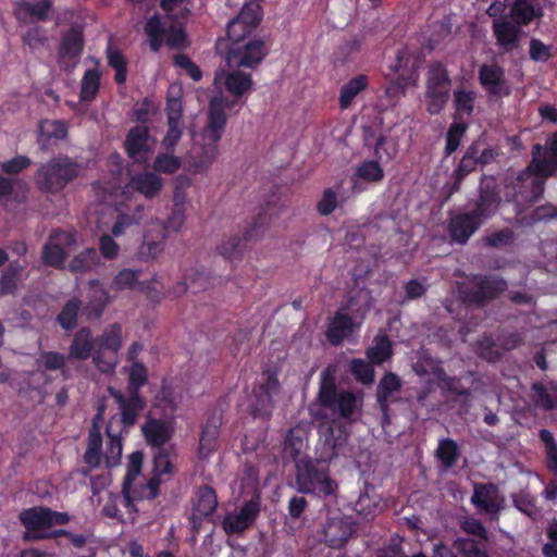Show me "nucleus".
Instances as JSON below:
<instances>
[{
	"label": "nucleus",
	"instance_id": "11",
	"mask_svg": "<svg viewBox=\"0 0 557 557\" xmlns=\"http://www.w3.org/2000/svg\"><path fill=\"white\" fill-rule=\"evenodd\" d=\"M96 349L92 360L95 366L103 373L113 371L116 367L117 352L122 346V326L112 323L102 334L95 338Z\"/></svg>",
	"mask_w": 557,
	"mask_h": 557
},
{
	"label": "nucleus",
	"instance_id": "1",
	"mask_svg": "<svg viewBox=\"0 0 557 557\" xmlns=\"http://www.w3.org/2000/svg\"><path fill=\"white\" fill-rule=\"evenodd\" d=\"M349 434L345 426L333 421L320 429L313 456L304 455L295 465V488L301 494L320 499L336 498L338 483L331 475V462L342 454Z\"/></svg>",
	"mask_w": 557,
	"mask_h": 557
},
{
	"label": "nucleus",
	"instance_id": "46",
	"mask_svg": "<svg viewBox=\"0 0 557 557\" xmlns=\"http://www.w3.org/2000/svg\"><path fill=\"white\" fill-rule=\"evenodd\" d=\"M166 30L168 29L164 27L158 14H154L147 20L145 24V33L148 36L149 48L151 51L158 52L161 49Z\"/></svg>",
	"mask_w": 557,
	"mask_h": 557
},
{
	"label": "nucleus",
	"instance_id": "49",
	"mask_svg": "<svg viewBox=\"0 0 557 557\" xmlns=\"http://www.w3.org/2000/svg\"><path fill=\"white\" fill-rule=\"evenodd\" d=\"M176 451L173 446L164 448H156L153 451V468L152 472L160 475H171L175 472V468L172 463V456H175Z\"/></svg>",
	"mask_w": 557,
	"mask_h": 557
},
{
	"label": "nucleus",
	"instance_id": "16",
	"mask_svg": "<svg viewBox=\"0 0 557 557\" xmlns=\"http://www.w3.org/2000/svg\"><path fill=\"white\" fill-rule=\"evenodd\" d=\"M108 392L117 405L123 428H133L137 423L139 414L146 409L147 399L141 394L124 393L114 387H109Z\"/></svg>",
	"mask_w": 557,
	"mask_h": 557
},
{
	"label": "nucleus",
	"instance_id": "38",
	"mask_svg": "<svg viewBox=\"0 0 557 557\" xmlns=\"http://www.w3.org/2000/svg\"><path fill=\"white\" fill-rule=\"evenodd\" d=\"M475 100L476 94L474 90L463 87L456 88L453 92L455 119L461 120L471 116L474 111Z\"/></svg>",
	"mask_w": 557,
	"mask_h": 557
},
{
	"label": "nucleus",
	"instance_id": "14",
	"mask_svg": "<svg viewBox=\"0 0 557 557\" xmlns=\"http://www.w3.org/2000/svg\"><path fill=\"white\" fill-rule=\"evenodd\" d=\"M261 511V496L256 492L250 499H246L237 512H227L221 527L227 535L243 534L257 521Z\"/></svg>",
	"mask_w": 557,
	"mask_h": 557
},
{
	"label": "nucleus",
	"instance_id": "47",
	"mask_svg": "<svg viewBox=\"0 0 557 557\" xmlns=\"http://www.w3.org/2000/svg\"><path fill=\"white\" fill-rule=\"evenodd\" d=\"M82 307V301L73 297L65 302L60 313L57 315V322L65 331H73L77 326V318Z\"/></svg>",
	"mask_w": 557,
	"mask_h": 557
},
{
	"label": "nucleus",
	"instance_id": "31",
	"mask_svg": "<svg viewBox=\"0 0 557 557\" xmlns=\"http://www.w3.org/2000/svg\"><path fill=\"white\" fill-rule=\"evenodd\" d=\"M543 11L535 8L532 0H515L509 9L508 17L519 27L529 25L534 18H541Z\"/></svg>",
	"mask_w": 557,
	"mask_h": 557
},
{
	"label": "nucleus",
	"instance_id": "6",
	"mask_svg": "<svg viewBox=\"0 0 557 557\" xmlns=\"http://www.w3.org/2000/svg\"><path fill=\"white\" fill-rule=\"evenodd\" d=\"M451 94V78L445 64L432 62L425 75V107L431 115L440 114L447 106Z\"/></svg>",
	"mask_w": 557,
	"mask_h": 557
},
{
	"label": "nucleus",
	"instance_id": "32",
	"mask_svg": "<svg viewBox=\"0 0 557 557\" xmlns=\"http://www.w3.org/2000/svg\"><path fill=\"white\" fill-rule=\"evenodd\" d=\"M403 387L400 377L394 372H386L380 380L376 387V400L380 409L387 417L389 397L399 392Z\"/></svg>",
	"mask_w": 557,
	"mask_h": 557
},
{
	"label": "nucleus",
	"instance_id": "40",
	"mask_svg": "<svg viewBox=\"0 0 557 557\" xmlns=\"http://www.w3.org/2000/svg\"><path fill=\"white\" fill-rule=\"evenodd\" d=\"M382 509L381 498L368 491L361 493L352 506V510L367 521L372 520Z\"/></svg>",
	"mask_w": 557,
	"mask_h": 557
},
{
	"label": "nucleus",
	"instance_id": "28",
	"mask_svg": "<svg viewBox=\"0 0 557 557\" xmlns=\"http://www.w3.org/2000/svg\"><path fill=\"white\" fill-rule=\"evenodd\" d=\"M96 344L89 327H81L73 337L69 348L70 360L85 361L95 355Z\"/></svg>",
	"mask_w": 557,
	"mask_h": 557
},
{
	"label": "nucleus",
	"instance_id": "56",
	"mask_svg": "<svg viewBox=\"0 0 557 557\" xmlns=\"http://www.w3.org/2000/svg\"><path fill=\"white\" fill-rule=\"evenodd\" d=\"M141 272L133 269H122L112 278L110 288L114 292L134 289Z\"/></svg>",
	"mask_w": 557,
	"mask_h": 557
},
{
	"label": "nucleus",
	"instance_id": "61",
	"mask_svg": "<svg viewBox=\"0 0 557 557\" xmlns=\"http://www.w3.org/2000/svg\"><path fill=\"white\" fill-rule=\"evenodd\" d=\"M161 476L162 475L152 472V476L147 481L145 485H140L139 488L134 485L132 502L140 499H154L159 495L160 485L162 483Z\"/></svg>",
	"mask_w": 557,
	"mask_h": 557
},
{
	"label": "nucleus",
	"instance_id": "13",
	"mask_svg": "<svg viewBox=\"0 0 557 557\" xmlns=\"http://www.w3.org/2000/svg\"><path fill=\"white\" fill-rule=\"evenodd\" d=\"M262 17L263 9L258 2H246L238 14L227 23L228 40L235 45L251 38L250 35L257 29Z\"/></svg>",
	"mask_w": 557,
	"mask_h": 557
},
{
	"label": "nucleus",
	"instance_id": "60",
	"mask_svg": "<svg viewBox=\"0 0 557 557\" xmlns=\"http://www.w3.org/2000/svg\"><path fill=\"white\" fill-rule=\"evenodd\" d=\"M174 152H162L159 153L152 163L154 173L173 174L182 166V160L180 157L173 154Z\"/></svg>",
	"mask_w": 557,
	"mask_h": 557
},
{
	"label": "nucleus",
	"instance_id": "55",
	"mask_svg": "<svg viewBox=\"0 0 557 557\" xmlns=\"http://www.w3.org/2000/svg\"><path fill=\"white\" fill-rule=\"evenodd\" d=\"M106 433L108 436L107 449L104 453L106 466L108 468H113L121 461L123 443L120 435L111 433L110 426H107Z\"/></svg>",
	"mask_w": 557,
	"mask_h": 557
},
{
	"label": "nucleus",
	"instance_id": "48",
	"mask_svg": "<svg viewBox=\"0 0 557 557\" xmlns=\"http://www.w3.org/2000/svg\"><path fill=\"white\" fill-rule=\"evenodd\" d=\"M393 356L392 342L387 335L374 338V345L367 349V357L374 364H382Z\"/></svg>",
	"mask_w": 557,
	"mask_h": 557
},
{
	"label": "nucleus",
	"instance_id": "17",
	"mask_svg": "<svg viewBox=\"0 0 557 557\" xmlns=\"http://www.w3.org/2000/svg\"><path fill=\"white\" fill-rule=\"evenodd\" d=\"M471 505L481 513L496 517L504 508L505 498L493 482L473 484Z\"/></svg>",
	"mask_w": 557,
	"mask_h": 557
},
{
	"label": "nucleus",
	"instance_id": "7",
	"mask_svg": "<svg viewBox=\"0 0 557 557\" xmlns=\"http://www.w3.org/2000/svg\"><path fill=\"white\" fill-rule=\"evenodd\" d=\"M268 222L267 207H261L256 216L251 218L250 221H246L243 226H239L236 234L218 246L219 255L230 261L240 259L246 243L259 237Z\"/></svg>",
	"mask_w": 557,
	"mask_h": 557
},
{
	"label": "nucleus",
	"instance_id": "12",
	"mask_svg": "<svg viewBox=\"0 0 557 557\" xmlns=\"http://www.w3.org/2000/svg\"><path fill=\"white\" fill-rule=\"evenodd\" d=\"M281 393V383L276 371L265 369L252 387L253 418H269L274 408V398Z\"/></svg>",
	"mask_w": 557,
	"mask_h": 557
},
{
	"label": "nucleus",
	"instance_id": "37",
	"mask_svg": "<svg viewBox=\"0 0 557 557\" xmlns=\"http://www.w3.org/2000/svg\"><path fill=\"white\" fill-rule=\"evenodd\" d=\"M369 85V78L364 74H358L350 78L346 84H344L339 91V107L342 110L348 109L354 99L363 91Z\"/></svg>",
	"mask_w": 557,
	"mask_h": 557
},
{
	"label": "nucleus",
	"instance_id": "23",
	"mask_svg": "<svg viewBox=\"0 0 557 557\" xmlns=\"http://www.w3.org/2000/svg\"><path fill=\"white\" fill-rule=\"evenodd\" d=\"M150 128L147 125L131 127L124 140V150L134 161H144L150 152Z\"/></svg>",
	"mask_w": 557,
	"mask_h": 557
},
{
	"label": "nucleus",
	"instance_id": "63",
	"mask_svg": "<svg viewBox=\"0 0 557 557\" xmlns=\"http://www.w3.org/2000/svg\"><path fill=\"white\" fill-rule=\"evenodd\" d=\"M358 407L357 396L349 391H342L337 397L335 411L343 419H349Z\"/></svg>",
	"mask_w": 557,
	"mask_h": 557
},
{
	"label": "nucleus",
	"instance_id": "53",
	"mask_svg": "<svg viewBox=\"0 0 557 557\" xmlns=\"http://www.w3.org/2000/svg\"><path fill=\"white\" fill-rule=\"evenodd\" d=\"M148 383V371L143 362L134 361L127 370L126 392L140 394L141 387Z\"/></svg>",
	"mask_w": 557,
	"mask_h": 557
},
{
	"label": "nucleus",
	"instance_id": "21",
	"mask_svg": "<svg viewBox=\"0 0 557 557\" xmlns=\"http://www.w3.org/2000/svg\"><path fill=\"white\" fill-rule=\"evenodd\" d=\"M355 531L356 524L349 518H329L324 528V542L331 548H342Z\"/></svg>",
	"mask_w": 557,
	"mask_h": 557
},
{
	"label": "nucleus",
	"instance_id": "39",
	"mask_svg": "<svg viewBox=\"0 0 557 557\" xmlns=\"http://www.w3.org/2000/svg\"><path fill=\"white\" fill-rule=\"evenodd\" d=\"M218 507L215 491L209 485L200 486L196 492V503L193 510L199 512L200 520L210 517Z\"/></svg>",
	"mask_w": 557,
	"mask_h": 557
},
{
	"label": "nucleus",
	"instance_id": "24",
	"mask_svg": "<svg viewBox=\"0 0 557 557\" xmlns=\"http://www.w3.org/2000/svg\"><path fill=\"white\" fill-rule=\"evenodd\" d=\"M221 424V418L211 416L201 425L197 451L200 460L208 459L218 450Z\"/></svg>",
	"mask_w": 557,
	"mask_h": 557
},
{
	"label": "nucleus",
	"instance_id": "58",
	"mask_svg": "<svg viewBox=\"0 0 557 557\" xmlns=\"http://www.w3.org/2000/svg\"><path fill=\"white\" fill-rule=\"evenodd\" d=\"M144 216V206L136 207L133 214L120 213L112 226V234L116 237L125 234L126 230L140 223Z\"/></svg>",
	"mask_w": 557,
	"mask_h": 557
},
{
	"label": "nucleus",
	"instance_id": "26",
	"mask_svg": "<svg viewBox=\"0 0 557 557\" xmlns=\"http://www.w3.org/2000/svg\"><path fill=\"white\" fill-rule=\"evenodd\" d=\"M308 442L309 432L305 428L296 425L287 431L283 451L293 460L294 465H297V461L302 460V453L308 448Z\"/></svg>",
	"mask_w": 557,
	"mask_h": 557
},
{
	"label": "nucleus",
	"instance_id": "51",
	"mask_svg": "<svg viewBox=\"0 0 557 557\" xmlns=\"http://www.w3.org/2000/svg\"><path fill=\"white\" fill-rule=\"evenodd\" d=\"M39 141H49L50 139L62 140L67 136V127L61 120H44L38 127Z\"/></svg>",
	"mask_w": 557,
	"mask_h": 557
},
{
	"label": "nucleus",
	"instance_id": "20",
	"mask_svg": "<svg viewBox=\"0 0 557 557\" xmlns=\"http://www.w3.org/2000/svg\"><path fill=\"white\" fill-rule=\"evenodd\" d=\"M482 225L470 211H467L451 215L447 231L453 243L465 245Z\"/></svg>",
	"mask_w": 557,
	"mask_h": 557
},
{
	"label": "nucleus",
	"instance_id": "43",
	"mask_svg": "<svg viewBox=\"0 0 557 557\" xmlns=\"http://www.w3.org/2000/svg\"><path fill=\"white\" fill-rule=\"evenodd\" d=\"M182 87L171 85L166 92L165 115L166 121H183L184 104L182 101Z\"/></svg>",
	"mask_w": 557,
	"mask_h": 557
},
{
	"label": "nucleus",
	"instance_id": "4",
	"mask_svg": "<svg viewBox=\"0 0 557 557\" xmlns=\"http://www.w3.org/2000/svg\"><path fill=\"white\" fill-rule=\"evenodd\" d=\"M82 165L67 154H59L40 163L34 174V184L44 195H59L81 174Z\"/></svg>",
	"mask_w": 557,
	"mask_h": 557
},
{
	"label": "nucleus",
	"instance_id": "35",
	"mask_svg": "<svg viewBox=\"0 0 557 557\" xmlns=\"http://www.w3.org/2000/svg\"><path fill=\"white\" fill-rule=\"evenodd\" d=\"M144 463V453L135 450L128 456L126 474L122 483V494L126 503L132 502V493L135 480L140 475Z\"/></svg>",
	"mask_w": 557,
	"mask_h": 557
},
{
	"label": "nucleus",
	"instance_id": "18",
	"mask_svg": "<svg viewBox=\"0 0 557 557\" xmlns=\"http://www.w3.org/2000/svg\"><path fill=\"white\" fill-rule=\"evenodd\" d=\"M18 520L25 528L23 540L27 542L41 541V537L37 536L46 533V529H50L48 507L45 506H33L21 510Z\"/></svg>",
	"mask_w": 557,
	"mask_h": 557
},
{
	"label": "nucleus",
	"instance_id": "42",
	"mask_svg": "<svg viewBox=\"0 0 557 557\" xmlns=\"http://www.w3.org/2000/svg\"><path fill=\"white\" fill-rule=\"evenodd\" d=\"M25 267L18 261H12L0 275V295H14L17 290V282Z\"/></svg>",
	"mask_w": 557,
	"mask_h": 557
},
{
	"label": "nucleus",
	"instance_id": "2",
	"mask_svg": "<svg viewBox=\"0 0 557 557\" xmlns=\"http://www.w3.org/2000/svg\"><path fill=\"white\" fill-rule=\"evenodd\" d=\"M244 67H228L227 71L215 73L214 82L221 81L225 90L234 97L230 100L224 95L213 96L208 106L207 123L203 128V138L208 141L210 160L218 154V144L225 133L227 124L226 111L231 110L236 99H240L253 89L252 75L243 70Z\"/></svg>",
	"mask_w": 557,
	"mask_h": 557
},
{
	"label": "nucleus",
	"instance_id": "29",
	"mask_svg": "<svg viewBox=\"0 0 557 557\" xmlns=\"http://www.w3.org/2000/svg\"><path fill=\"white\" fill-rule=\"evenodd\" d=\"M89 295L85 310L88 318L98 319L102 315L104 309L110 302V295L99 280H90L88 282Z\"/></svg>",
	"mask_w": 557,
	"mask_h": 557
},
{
	"label": "nucleus",
	"instance_id": "45",
	"mask_svg": "<svg viewBox=\"0 0 557 557\" xmlns=\"http://www.w3.org/2000/svg\"><path fill=\"white\" fill-rule=\"evenodd\" d=\"M193 285H197L198 289H206L208 285V277L205 271H200L198 269H191L190 271H185L183 281L178 282L173 286L172 294L175 297H180L184 295L188 287Z\"/></svg>",
	"mask_w": 557,
	"mask_h": 557
},
{
	"label": "nucleus",
	"instance_id": "54",
	"mask_svg": "<svg viewBox=\"0 0 557 557\" xmlns=\"http://www.w3.org/2000/svg\"><path fill=\"white\" fill-rule=\"evenodd\" d=\"M459 456V447L454 440L443 438L438 442L436 457L446 469L455 466Z\"/></svg>",
	"mask_w": 557,
	"mask_h": 557
},
{
	"label": "nucleus",
	"instance_id": "9",
	"mask_svg": "<svg viewBox=\"0 0 557 557\" xmlns=\"http://www.w3.org/2000/svg\"><path fill=\"white\" fill-rule=\"evenodd\" d=\"M502 203L500 188L494 175H482L476 195L469 201L470 212L484 224Z\"/></svg>",
	"mask_w": 557,
	"mask_h": 557
},
{
	"label": "nucleus",
	"instance_id": "27",
	"mask_svg": "<svg viewBox=\"0 0 557 557\" xmlns=\"http://www.w3.org/2000/svg\"><path fill=\"white\" fill-rule=\"evenodd\" d=\"M163 187V180L152 172H139L129 178L126 188L139 193L147 199L154 198Z\"/></svg>",
	"mask_w": 557,
	"mask_h": 557
},
{
	"label": "nucleus",
	"instance_id": "15",
	"mask_svg": "<svg viewBox=\"0 0 557 557\" xmlns=\"http://www.w3.org/2000/svg\"><path fill=\"white\" fill-rule=\"evenodd\" d=\"M84 44V34L78 27L72 26L62 35L58 49V64L62 71H74L83 53Z\"/></svg>",
	"mask_w": 557,
	"mask_h": 557
},
{
	"label": "nucleus",
	"instance_id": "30",
	"mask_svg": "<svg viewBox=\"0 0 557 557\" xmlns=\"http://www.w3.org/2000/svg\"><path fill=\"white\" fill-rule=\"evenodd\" d=\"M339 393L335 383L334 369L329 366L321 373L318 401L321 407L335 411Z\"/></svg>",
	"mask_w": 557,
	"mask_h": 557
},
{
	"label": "nucleus",
	"instance_id": "25",
	"mask_svg": "<svg viewBox=\"0 0 557 557\" xmlns=\"http://www.w3.org/2000/svg\"><path fill=\"white\" fill-rule=\"evenodd\" d=\"M493 34L496 45L505 52H511L519 48L522 29L508 18L493 22Z\"/></svg>",
	"mask_w": 557,
	"mask_h": 557
},
{
	"label": "nucleus",
	"instance_id": "10",
	"mask_svg": "<svg viewBox=\"0 0 557 557\" xmlns=\"http://www.w3.org/2000/svg\"><path fill=\"white\" fill-rule=\"evenodd\" d=\"M370 305V299H348L342 305L327 325V341L332 345L338 346L354 332L355 322L352 318L344 311H350L362 317L369 310Z\"/></svg>",
	"mask_w": 557,
	"mask_h": 557
},
{
	"label": "nucleus",
	"instance_id": "59",
	"mask_svg": "<svg viewBox=\"0 0 557 557\" xmlns=\"http://www.w3.org/2000/svg\"><path fill=\"white\" fill-rule=\"evenodd\" d=\"M539 437L545 446V463L548 471L557 472V443L553 433L547 429H541Z\"/></svg>",
	"mask_w": 557,
	"mask_h": 557
},
{
	"label": "nucleus",
	"instance_id": "8",
	"mask_svg": "<svg viewBox=\"0 0 557 557\" xmlns=\"http://www.w3.org/2000/svg\"><path fill=\"white\" fill-rule=\"evenodd\" d=\"M269 52L270 47L264 38L252 37L228 47L225 63L227 67L255 70L264 61Z\"/></svg>",
	"mask_w": 557,
	"mask_h": 557
},
{
	"label": "nucleus",
	"instance_id": "33",
	"mask_svg": "<svg viewBox=\"0 0 557 557\" xmlns=\"http://www.w3.org/2000/svg\"><path fill=\"white\" fill-rule=\"evenodd\" d=\"M51 9L52 0H39L36 3L21 0L14 3V15L21 22H24L27 16L36 21H46Z\"/></svg>",
	"mask_w": 557,
	"mask_h": 557
},
{
	"label": "nucleus",
	"instance_id": "19",
	"mask_svg": "<svg viewBox=\"0 0 557 557\" xmlns=\"http://www.w3.org/2000/svg\"><path fill=\"white\" fill-rule=\"evenodd\" d=\"M479 82L492 97H508L511 94L505 70L497 64H482L479 69Z\"/></svg>",
	"mask_w": 557,
	"mask_h": 557
},
{
	"label": "nucleus",
	"instance_id": "44",
	"mask_svg": "<svg viewBox=\"0 0 557 557\" xmlns=\"http://www.w3.org/2000/svg\"><path fill=\"white\" fill-rule=\"evenodd\" d=\"M100 263V258L95 248H86L76 255L69 263L72 273H85L91 271Z\"/></svg>",
	"mask_w": 557,
	"mask_h": 557
},
{
	"label": "nucleus",
	"instance_id": "36",
	"mask_svg": "<svg viewBox=\"0 0 557 557\" xmlns=\"http://www.w3.org/2000/svg\"><path fill=\"white\" fill-rule=\"evenodd\" d=\"M384 180V170L377 160H363L351 176L352 187L358 188L359 181L367 183H381Z\"/></svg>",
	"mask_w": 557,
	"mask_h": 557
},
{
	"label": "nucleus",
	"instance_id": "34",
	"mask_svg": "<svg viewBox=\"0 0 557 557\" xmlns=\"http://www.w3.org/2000/svg\"><path fill=\"white\" fill-rule=\"evenodd\" d=\"M531 398L534 405L544 410L557 409V383L533 382L531 385Z\"/></svg>",
	"mask_w": 557,
	"mask_h": 557
},
{
	"label": "nucleus",
	"instance_id": "5",
	"mask_svg": "<svg viewBox=\"0 0 557 557\" xmlns=\"http://www.w3.org/2000/svg\"><path fill=\"white\" fill-rule=\"evenodd\" d=\"M507 281L496 274H473L466 283L457 285V298L467 307L483 308L500 297Z\"/></svg>",
	"mask_w": 557,
	"mask_h": 557
},
{
	"label": "nucleus",
	"instance_id": "41",
	"mask_svg": "<svg viewBox=\"0 0 557 557\" xmlns=\"http://www.w3.org/2000/svg\"><path fill=\"white\" fill-rule=\"evenodd\" d=\"M101 85V73L97 67L85 71L81 81L79 100L82 102L94 101Z\"/></svg>",
	"mask_w": 557,
	"mask_h": 557
},
{
	"label": "nucleus",
	"instance_id": "62",
	"mask_svg": "<svg viewBox=\"0 0 557 557\" xmlns=\"http://www.w3.org/2000/svg\"><path fill=\"white\" fill-rule=\"evenodd\" d=\"M478 160L469 159V157H462L457 168L454 170L453 177L454 182L450 187V191H458L461 187L465 178L479 166Z\"/></svg>",
	"mask_w": 557,
	"mask_h": 557
},
{
	"label": "nucleus",
	"instance_id": "64",
	"mask_svg": "<svg viewBox=\"0 0 557 557\" xmlns=\"http://www.w3.org/2000/svg\"><path fill=\"white\" fill-rule=\"evenodd\" d=\"M547 542L542 546L544 557H557V519L548 521L545 529Z\"/></svg>",
	"mask_w": 557,
	"mask_h": 557
},
{
	"label": "nucleus",
	"instance_id": "50",
	"mask_svg": "<svg viewBox=\"0 0 557 557\" xmlns=\"http://www.w3.org/2000/svg\"><path fill=\"white\" fill-rule=\"evenodd\" d=\"M458 557H488L486 545L470 537H458L453 543Z\"/></svg>",
	"mask_w": 557,
	"mask_h": 557
},
{
	"label": "nucleus",
	"instance_id": "52",
	"mask_svg": "<svg viewBox=\"0 0 557 557\" xmlns=\"http://www.w3.org/2000/svg\"><path fill=\"white\" fill-rule=\"evenodd\" d=\"M185 222V198L178 191H175L173 207L170 215L164 222L163 231L178 232Z\"/></svg>",
	"mask_w": 557,
	"mask_h": 557
},
{
	"label": "nucleus",
	"instance_id": "22",
	"mask_svg": "<svg viewBox=\"0 0 557 557\" xmlns=\"http://www.w3.org/2000/svg\"><path fill=\"white\" fill-rule=\"evenodd\" d=\"M141 433L148 446L151 448H164L174 434V428L171 422L148 417L141 426Z\"/></svg>",
	"mask_w": 557,
	"mask_h": 557
},
{
	"label": "nucleus",
	"instance_id": "3",
	"mask_svg": "<svg viewBox=\"0 0 557 557\" xmlns=\"http://www.w3.org/2000/svg\"><path fill=\"white\" fill-rule=\"evenodd\" d=\"M532 159L516 177L513 188L522 199L536 201L544 193L545 181L557 173V131L546 141V147L535 144Z\"/></svg>",
	"mask_w": 557,
	"mask_h": 557
},
{
	"label": "nucleus",
	"instance_id": "57",
	"mask_svg": "<svg viewBox=\"0 0 557 557\" xmlns=\"http://www.w3.org/2000/svg\"><path fill=\"white\" fill-rule=\"evenodd\" d=\"M67 255L49 239L42 246L41 261L45 265L63 269Z\"/></svg>",
	"mask_w": 557,
	"mask_h": 557
}]
</instances>
